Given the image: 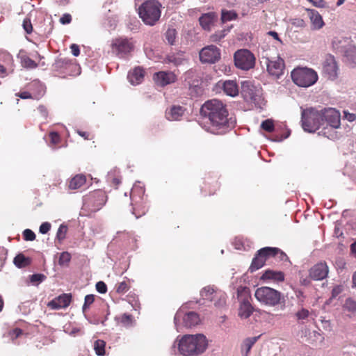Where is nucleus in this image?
I'll return each instance as SVG.
<instances>
[{
    "label": "nucleus",
    "instance_id": "nucleus-1",
    "mask_svg": "<svg viewBox=\"0 0 356 356\" xmlns=\"http://www.w3.org/2000/svg\"><path fill=\"white\" fill-rule=\"evenodd\" d=\"M201 115L208 118L210 127L208 131L213 134H223L232 129L236 120L232 118H228V111L225 105L216 99L206 102L201 107Z\"/></svg>",
    "mask_w": 356,
    "mask_h": 356
},
{
    "label": "nucleus",
    "instance_id": "nucleus-2",
    "mask_svg": "<svg viewBox=\"0 0 356 356\" xmlns=\"http://www.w3.org/2000/svg\"><path fill=\"white\" fill-rule=\"evenodd\" d=\"M208 348V340L203 334H184L177 337L172 348L182 356H199Z\"/></svg>",
    "mask_w": 356,
    "mask_h": 356
},
{
    "label": "nucleus",
    "instance_id": "nucleus-3",
    "mask_svg": "<svg viewBox=\"0 0 356 356\" xmlns=\"http://www.w3.org/2000/svg\"><path fill=\"white\" fill-rule=\"evenodd\" d=\"M254 296L261 305L270 307L285 308V297L280 291L268 286H261L256 289Z\"/></svg>",
    "mask_w": 356,
    "mask_h": 356
},
{
    "label": "nucleus",
    "instance_id": "nucleus-4",
    "mask_svg": "<svg viewBox=\"0 0 356 356\" xmlns=\"http://www.w3.org/2000/svg\"><path fill=\"white\" fill-rule=\"evenodd\" d=\"M161 7L157 0H147L138 8L139 17L145 24L153 26L161 17Z\"/></svg>",
    "mask_w": 356,
    "mask_h": 356
},
{
    "label": "nucleus",
    "instance_id": "nucleus-5",
    "mask_svg": "<svg viewBox=\"0 0 356 356\" xmlns=\"http://www.w3.org/2000/svg\"><path fill=\"white\" fill-rule=\"evenodd\" d=\"M302 127L305 131L313 133L324 127L322 111L310 108L304 109L301 113Z\"/></svg>",
    "mask_w": 356,
    "mask_h": 356
},
{
    "label": "nucleus",
    "instance_id": "nucleus-6",
    "mask_svg": "<svg viewBox=\"0 0 356 356\" xmlns=\"http://www.w3.org/2000/svg\"><path fill=\"white\" fill-rule=\"evenodd\" d=\"M291 79L300 87L308 88L318 80L317 73L311 68L298 67L291 72Z\"/></svg>",
    "mask_w": 356,
    "mask_h": 356
},
{
    "label": "nucleus",
    "instance_id": "nucleus-7",
    "mask_svg": "<svg viewBox=\"0 0 356 356\" xmlns=\"http://www.w3.org/2000/svg\"><path fill=\"white\" fill-rule=\"evenodd\" d=\"M241 92L246 102L252 103L260 108L264 104L261 88L253 85L251 81L241 82Z\"/></svg>",
    "mask_w": 356,
    "mask_h": 356
},
{
    "label": "nucleus",
    "instance_id": "nucleus-8",
    "mask_svg": "<svg viewBox=\"0 0 356 356\" xmlns=\"http://www.w3.org/2000/svg\"><path fill=\"white\" fill-rule=\"evenodd\" d=\"M134 49V43L131 38L120 37L112 41V52L120 58H127Z\"/></svg>",
    "mask_w": 356,
    "mask_h": 356
},
{
    "label": "nucleus",
    "instance_id": "nucleus-9",
    "mask_svg": "<svg viewBox=\"0 0 356 356\" xmlns=\"http://www.w3.org/2000/svg\"><path fill=\"white\" fill-rule=\"evenodd\" d=\"M234 60L237 68L248 71L254 67L256 58L250 50L241 49L234 53Z\"/></svg>",
    "mask_w": 356,
    "mask_h": 356
},
{
    "label": "nucleus",
    "instance_id": "nucleus-10",
    "mask_svg": "<svg viewBox=\"0 0 356 356\" xmlns=\"http://www.w3.org/2000/svg\"><path fill=\"white\" fill-rule=\"evenodd\" d=\"M237 297L240 302L238 316L241 318L246 319L252 314L254 311L250 302L251 297L248 293V289L245 286H239L237 289Z\"/></svg>",
    "mask_w": 356,
    "mask_h": 356
},
{
    "label": "nucleus",
    "instance_id": "nucleus-11",
    "mask_svg": "<svg viewBox=\"0 0 356 356\" xmlns=\"http://www.w3.org/2000/svg\"><path fill=\"white\" fill-rule=\"evenodd\" d=\"M181 321L183 326L186 327H192L197 325L200 318L199 315L195 312H185L184 307H181L175 314L174 323L177 330H179L181 325Z\"/></svg>",
    "mask_w": 356,
    "mask_h": 356
},
{
    "label": "nucleus",
    "instance_id": "nucleus-12",
    "mask_svg": "<svg viewBox=\"0 0 356 356\" xmlns=\"http://www.w3.org/2000/svg\"><path fill=\"white\" fill-rule=\"evenodd\" d=\"M280 249L278 248L265 247L259 250L252 261L250 266V270L254 272L261 268L265 264V262L270 257L275 256Z\"/></svg>",
    "mask_w": 356,
    "mask_h": 356
},
{
    "label": "nucleus",
    "instance_id": "nucleus-13",
    "mask_svg": "<svg viewBox=\"0 0 356 356\" xmlns=\"http://www.w3.org/2000/svg\"><path fill=\"white\" fill-rule=\"evenodd\" d=\"M220 58V51L215 45H209L200 51V60L204 63H215Z\"/></svg>",
    "mask_w": 356,
    "mask_h": 356
},
{
    "label": "nucleus",
    "instance_id": "nucleus-14",
    "mask_svg": "<svg viewBox=\"0 0 356 356\" xmlns=\"http://www.w3.org/2000/svg\"><path fill=\"white\" fill-rule=\"evenodd\" d=\"M144 193L145 189L143 186L140 185V183L138 182L134 184L131 191L130 198L131 200V204L134 206L133 207L132 213L136 216V218H138L145 213V211H143L140 214H137L136 213V207H139L140 202L143 200Z\"/></svg>",
    "mask_w": 356,
    "mask_h": 356
},
{
    "label": "nucleus",
    "instance_id": "nucleus-15",
    "mask_svg": "<svg viewBox=\"0 0 356 356\" xmlns=\"http://www.w3.org/2000/svg\"><path fill=\"white\" fill-rule=\"evenodd\" d=\"M324 125L327 124L332 128L337 129L340 127L341 115L339 112L333 108H327L321 110Z\"/></svg>",
    "mask_w": 356,
    "mask_h": 356
},
{
    "label": "nucleus",
    "instance_id": "nucleus-16",
    "mask_svg": "<svg viewBox=\"0 0 356 356\" xmlns=\"http://www.w3.org/2000/svg\"><path fill=\"white\" fill-rule=\"evenodd\" d=\"M105 196L100 192L97 191L84 199V204L91 207L92 211H99L105 204Z\"/></svg>",
    "mask_w": 356,
    "mask_h": 356
},
{
    "label": "nucleus",
    "instance_id": "nucleus-17",
    "mask_svg": "<svg viewBox=\"0 0 356 356\" xmlns=\"http://www.w3.org/2000/svg\"><path fill=\"white\" fill-rule=\"evenodd\" d=\"M266 63L267 65V70L270 75L279 78L283 74L284 63L281 58L277 57L276 60H270L266 58Z\"/></svg>",
    "mask_w": 356,
    "mask_h": 356
},
{
    "label": "nucleus",
    "instance_id": "nucleus-18",
    "mask_svg": "<svg viewBox=\"0 0 356 356\" xmlns=\"http://www.w3.org/2000/svg\"><path fill=\"white\" fill-rule=\"evenodd\" d=\"M153 79L158 86H165L174 83L177 76L172 72L160 71L154 74Z\"/></svg>",
    "mask_w": 356,
    "mask_h": 356
},
{
    "label": "nucleus",
    "instance_id": "nucleus-19",
    "mask_svg": "<svg viewBox=\"0 0 356 356\" xmlns=\"http://www.w3.org/2000/svg\"><path fill=\"white\" fill-rule=\"evenodd\" d=\"M329 269L325 262H320L309 270V276L314 280H322L327 277Z\"/></svg>",
    "mask_w": 356,
    "mask_h": 356
},
{
    "label": "nucleus",
    "instance_id": "nucleus-20",
    "mask_svg": "<svg viewBox=\"0 0 356 356\" xmlns=\"http://www.w3.org/2000/svg\"><path fill=\"white\" fill-rule=\"evenodd\" d=\"M164 61L165 63L172 64L173 65L178 67L185 65L188 62V58L184 51H177L169 53L166 56Z\"/></svg>",
    "mask_w": 356,
    "mask_h": 356
},
{
    "label": "nucleus",
    "instance_id": "nucleus-21",
    "mask_svg": "<svg viewBox=\"0 0 356 356\" xmlns=\"http://www.w3.org/2000/svg\"><path fill=\"white\" fill-rule=\"evenodd\" d=\"M72 296L63 293L48 302L47 306L51 309H60L66 308L71 302Z\"/></svg>",
    "mask_w": 356,
    "mask_h": 356
},
{
    "label": "nucleus",
    "instance_id": "nucleus-22",
    "mask_svg": "<svg viewBox=\"0 0 356 356\" xmlns=\"http://www.w3.org/2000/svg\"><path fill=\"white\" fill-rule=\"evenodd\" d=\"M337 65L334 58L326 60L323 65V72L327 79L334 80L337 76Z\"/></svg>",
    "mask_w": 356,
    "mask_h": 356
},
{
    "label": "nucleus",
    "instance_id": "nucleus-23",
    "mask_svg": "<svg viewBox=\"0 0 356 356\" xmlns=\"http://www.w3.org/2000/svg\"><path fill=\"white\" fill-rule=\"evenodd\" d=\"M28 88L35 99H40L44 95L46 91L45 86L39 80H34L31 81L29 84Z\"/></svg>",
    "mask_w": 356,
    "mask_h": 356
},
{
    "label": "nucleus",
    "instance_id": "nucleus-24",
    "mask_svg": "<svg viewBox=\"0 0 356 356\" xmlns=\"http://www.w3.org/2000/svg\"><path fill=\"white\" fill-rule=\"evenodd\" d=\"M185 112V108L181 106H172L165 111V117L170 121L180 120Z\"/></svg>",
    "mask_w": 356,
    "mask_h": 356
},
{
    "label": "nucleus",
    "instance_id": "nucleus-25",
    "mask_svg": "<svg viewBox=\"0 0 356 356\" xmlns=\"http://www.w3.org/2000/svg\"><path fill=\"white\" fill-rule=\"evenodd\" d=\"M144 78V70L140 67H135L130 71L127 75V79L131 85L136 86L140 84Z\"/></svg>",
    "mask_w": 356,
    "mask_h": 356
},
{
    "label": "nucleus",
    "instance_id": "nucleus-26",
    "mask_svg": "<svg viewBox=\"0 0 356 356\" xmlns=\"http://www.w3.org/2000/svg\"><path fill=\"white\" fill-rule=\"evenodd\" d=\"M222 89L227 95L236 97L238 95V86L235 81L227 80L222 83Z\"/></svg>",
    "mask_w": 356,
    "mask_h": 356
},
{
    "label": "nucleus",
    "instance_id": "nucleus-27",
    "mask_svg": "<svg viewBox=\"0 0 356 356\" xmlns=\"http://www.w3.org/2000/svg\"><path fill=\"white\" fill-rule=\"evenodd\" d=\"M309 18L312 22V29L318 30L324 26L321 15L316 10H308Z\"/></svg>",
    "mask_w": 356,
    "mask_h": 356
},
{
    "label": "nucleus",
    "instance_id": "nucleus-28",
    "mask_svg": "<svg viewBox=\"0 0 356 356\" xmlns=\"http://www.w3.org/2000/svg\"><path fill=\"white\" fill-rule=\"evenodd\" d=\"M217 293L218 291L213 286H207L201 289L200 295L202 300L212 302V300H214L216 294Z\"/></svg>",
    "mask_w": 356,
    "mask_h": 356
},
{
    "label": "nucleus",
    "instance_id": "nucleus-29",
    "mask_svg": "<svg viewBox=\"0 0 356 356\" xmlns=\"http://www.w3.org/2000/svg\"><path fill=\"white\" fill-rule=\"evenodd\" d=\"M261 279L264 280H270L275 282H282L284 280V275L282 271L268 270L263 274Z\"/></svg>",
    "mask_w": 356,
    "mask_h": 356
},
{
    "label": "nucleus",
    "instance_id": "nucleus-30",
    "mask_svg": "<svg viewBox=\"0 0 356 356\" xmlns=\"http://www.w3.org/2000/svg\"><path fill=\"white\" fill-rule=\"evenodd\" d=\"M260 336L246 339L241 346V353L243 356H248L252 346L256 343Z\"/></svg>",
    "mask_w": 356,
    "mask_h": 356
},
{
    "label": "nucleus",
    "instance_id": "nucleus-31",
    "mask_svg": "<svg viewBox=\"0 0 356 356\" xmlns=\"http://www.w3.org/2000/svg\"><path fill=\"white\" fill-rule=\"evenodd\" d=\"M86 177L82 175H77L74 177L69 183V188L76 190L81 188L86 183Z\"/></svg>",
    "mask_w": 356,
    "mask_h": 356
},
{
    "label": "nucleus",
    "instance_id": "nucleus-32",
    "mask_svg": "<svg viewBox=\"0 0 356 356\" xmlns=\"http://www.w3.org/2000/svg\"><path fill=\"white\" fill-rule=\"evenodd\" d=\"M13 263L18 268H22L28 266L31 263V260L23 254H18L15 257Z\"/></svg>",
    "mask_w": 356,
    "mask_h": 356
},
{
    "label": "nucleus",
    "instance_id": "nucleus-33",
    "mask_svg": "<svg viewBox=\"0 0 356 356\" xmlns=\"http://www.w3.org/2000/svg\"><path fill=\"white\" fill-rule=\"evenodd\" d=\"M213 16L211 13L202 15L200 19V24L204 29H209L211 24L213 23Z\"/></svg>",
    "mask_w": 356,
    "mask_h": 356
},
{
    "label": "nucleus",
    "instance_id": "nucleus-34",
    "mask_svg": "<svg viewBox=\"0 0 356 356\" xmlns=\"http://www.w3.org/2000/svg\"><path fill=\"white\" fill-rule=\"evenodd\" d=\"M94 300H95V298H94L93 295L89 294V295L86 296L85 299H84V303L82 307V312L83 313L84 317L89 321L90 323L97 324L98 323L97 322H92L91 321H90L88 318L87 315L86 314V312L87 309L89 307V306L91 304L93 303Z\"/></svg>",
    "mask_w": 356,
    "mask_h": 356
},
{
    "label": "nucleus",
    "instance_id": "nucleus-35",
    "mask_svg": "<svg viewBox=\"0 0 356 356\" xmlns=\"http://www.w3.org/2000/svg\"><path fill=\"white\" fill-rule=\"evenodd\" d=\"M213 302L214 306L218 308L223 307L226 304V294L221 291H218L216 294Z\"/></svg>",
    "mask_w": 356,
    "mask_h": 356
},
{
    "label": "nucleus",
    "instance_id": "nucleus-36",
    "mask_svg": "<svg viewBox=\"0 0 356 356\" xmlns=\"http://www.w3.org/2000/svg\"><path fill=\"white\" fill-rule=\"evenodd\" d=\"M106 342L101 339H97L94 342L93 348L97 355L104 356L105 355Z\"/></svg>",
    "mask_w": 356,
    "mask_h": 356
},
{
    "label": "nucleus",
    "instance_id": "nucleus-37",
    "mask_svg": "<svg viewBox=\"0 0 356 356\" xmlns=\"http://www.w3.org/2000/svg\"><path fill=\"white\" fill-rule=\"evenodd\" d=\"M177 33L175 29H168L165 33V38L167 42L170 45H175L176 43Z\"/></svg>",
    "mask_w": 356,
    "mask_h": 356
},
{
    "label": "nucleus",
    "instance_id": "nucleus-38",
    "mask_svg": "<svg viewBox=\"0 0 356 356\" xmlns=\"http://www.w3.org/2000/svg\"><path fill=\"white\" fill-rule=\"evenodd\" d=\"M237 14L234 10H222L221 20L223 23L236 19Z\"/></svg>",
    "mask_w": 356,
    "mask_h": 356
},
{
    "label": "nucleus",
    "instance_id": "nucleus-39",
    "mask_svg": "<svg viewBox=\"0 0 356 356\" xmlns=\"http://www.w3.org/2000/svg\"><path fill=\"white\" fill-rule=\"evenodd\" d=\"M344 55L347 59L356 66V48L353 46H350L344 51Z\"/></svg>",
    "mask_w": 356,
    "mask_h": 356
},
{
    "label": "nucleus",
    "instance_id": "nucleus-40",
    "mask_svg": "<svg viewBox=\"0 0 356 356\" xmlns=\"http://www.w3.org/2000/svg\"><path fill=\"white\" fill-rule=\"evenodd\" d=\"M67 229V226L64 223L59 226L56 236V239L58 240L59 243H62L63 241L65 238Z\"/></svg>",
    "mask_w": 356,
    "mask_h": 356
},
{
    "label": "nucleus",
    "instance_id": "nucleus-41",
    "mask_svg": "<svg viewBox=\"0 0 356 356\" xmlns=\"http://www.w3.org/2000/svg\"><path fill=\"white\" fill-rule=\"evenodd\" d=\"M46 276L41 273H36L30 276V282L33 285H38L43 282Z\"/></svg>",
    "mask_w": 356,
    "mask_h": 356
},
{
    "label": "nucleus",
    "instance_id": "nucleus-42",
    "mask_svg": "<svg viewBox=\"0 0 356 356\" xmlns=\"http://www.w3.org/2000/svg\"><path fill=\"white\" fill-rule=\"evenodd\" d=\"M63 330L66 334L74 337L81 331V329L77 327H74L69 323L64 325Z\"/></svg>",
    "mask_w": 356,
    "mask_h": 356
},
{
    "label": "nucleus",
    "instance_id": "nucleus-43",
    "mask_svg": "<svg viewBox=\"0 0 356 356\" xmlns=\"http://www.w3.org/2000/svg\"><path fill=\"white\" fill-rule=\"evenodd\" d=\"M261 128L268 132H273L275 129L273 120L267 119L264 120L261 124Z\"/></svg>",
    "mask_w": 356,
    "mask_h": 356
},
{
    "label": "nucleus",
    "instance_id": "nucleus-44",
    "mask_svg": "<svg viewBox=\"0 0 356 356\" xmlns=\"http://www.w3.org/2000/svg\"><path fill=\"white\" fill-rule=\"evenodd\" d=\"M22 65L23 67L30 69H34L38 66L37 63L34 60L27 56L24 57L22 59Z\"/></svg>",
    "mask_w": 356,
    "mask_h": 356
},
{
    "label": "nucleus",
    "instance_id": "nucleus-45",
    "mask_svg": "<svg viewBox=\"0 0 356 356\" xmlns=\"http://www.w3.org/2000/svg\"><path fill=\"white\" fill-rule=\"evenodd\" d=\"M70 254L67 252H63L60 255L58 264L60 266H65L70 262Z\"/></svg>",
    "mask_w": 356,
    "mask_h": 356
},
{
    "label": "nucleus",
    "instance_id": "nucleus-46",
    "mask_svg": "<svg viewBox=\"0 0 356 356\" xmlns=\"http://www.w3.org/2000/svg\"><path fill=\"white\" fill-rule=\"evenodd\" d=\"M23 237L25 241H32L35 239V234L29 229H26L23 232Z\"/></svg>",
    "mask_w": 356,
    "mask_h": 356
},
{
    "label": "nucleus",
    "instance_id": "nucleus-47",
    "mask_svg": "<svg viewBox=\"0 0 356 356\" xmlns=\"http://www.w3.org/2000/svg\"><path fill=\"white\" fill-rule=\"evenodd\" d=\"M296 316L298 320H305L309 317V312L307 309L302 308L296 312Z\"/></svg>",
    "mask_w": 356,
    "mask_h": 356
},
{
    "label": "nucleus",
    "instance_id": "nucleus-48",
    "mask_svg": "<svg viewBox=\"0 0 356 356\" xmlns=\"http://www.w3.org/2000/svg\"><path fill=\"white\" fill-rule=\"evenodd\" d=\"M226 33H227L226 30H223V31L217 32L211 36V40L213 42H218L225 36Z\"/></svg>",
    "mask_w": 356,
    "mask_h": 356
},
{
    "label": "nucleus",
    "instance_id": "nucleus-49",
    "mask_svg": "<svg viewBox=\"0 0 356 356\" xmlns=\"http://www.w3.org/2000/svg\"><path fill=\"white\" fill-rule=\"evenodd\" d=\"M23 29L26 31V33L30 34L33 31V26L31 22V20L28 18H26L23 21Z\"/></svg>",
    "mask_w": 356,
    "mask_h": 356
},
{
    "label": "nucleus",
    "instance_id": "nucleus-50",
    "mask_svg": "<svg viewBox=\"0 0 356 356\" xmlns=\"http://www.w3.org/2000/svg\"><path fill=\"white\" fill-rule=\"evenodd\" d=\"M51 224L48 222H42L39 228V231L42 234H45L51 229Z\"/></svg>",
    "mask_w": 356,
    "mask_h": 356
},
{
    "label": "nucleus",
    "instance_id": "nucleus-51",
    "mask_svg": "<svg viewBox=\"0 0 356 356\" xmlns=\"http://www.w3.org/2000/svg\"><path fill=\"white\" fill-rule=\"evenodd\" d=\"M129 290V286L125 282H120L117 286L116 291L118 293H124Z\"/></svg>",
    "mask_w": 356,
    "mask_h": 356
},
{
    "label": "nucleus",
    "instance_id": "nucleus-52",
    "mask_svg": "<svg viewBox=\"0 0 356 356\" xmlns=\"http://www.w3.org/2000/svg\"><path fill=\"white\" fill-rule=\"evenodd\" d=\"M107 181L112 183L115 186H118L120 184V180L118 177H113L112 172H108L106 177Z\"/></svg>",
    "mask_w": 356,
    "mask_h": 356
},
{
    "label": "nucleus",
    "instance_id": "nucleus-53",
    "mask_svg": "<svg viewBox=\"0 0 356 356\" xmlns=\"http://www.w3.org/2000/svg\"><path fill=\"white\" fill-rule=\"evenodd\" d=\"M96 289L99 293L103 294L106 292L107 286L104 282L99 281V282H97V284H96Z\"/></svg>",
    "mask_w": 356,
    "mask_h": 356
},
{
    "label": "nucleus",
    "instance_id": "nucleus-54",
    "mask_svg": "<svg viewBox=\"0 0 356 356\" xmlns=\"http://www.w3.org/2000/svg\"><path fill=\"white\" fill-rule=\"evenodd\" d=\"M22 334V330L19 328H15L9 332V336L13 341L19 337Z\"/></svg>",
    "mask_w": 356,
    "mask_h": 356
},
{
    "label": "nucleus",
    "instance_id": "nucleus-55",
    "mask_svg": "<svg viewBox=\"0 0 356 356\" xmlns=\"http://www.w3.org/2000/svg\"><path fill=\"white\" fill-rule=\"evenodd\" d=\"M346 306L349 311H356V301L352 299H348L346 302Z\"/></svg>",
    "mask_w": 356,
    "mask_h": 356
},
{
    "label": "nucleus",
    "instance_id": "nucleus-56",
    "mask_svg": "<svg viewBox=\"0 0 356 356\" xmlns=\"http://www.w3.org/2000/svg\"><path fill=\"white\" fill-rule=\"evenodd\" d=\"M72 21V17L70 14L65 13L60 18V22L62 24H68Z\"/></svg>",
    "mask_w": 356,
    "mask_h": 356
},
{
    "label": "nucleus",
    "instance_id": "nucleus-57",
    "mask_svg": "<svg viewBox=\"0 0 356 356\" xmlns=\"http://www.w3.org/2000/svg\"><path fill=\"white\" fill-rule=\"evenodd\" d=\"M16 95L23 99H33V95L31 92L29 91H24L19 93H17Z\"/></svg>",
    "mask_w": 356,
    "mask_h": 356
},
{
    "label": "nucleus",
    "instance_id": "nucleus-58",
    "mask_svg": "<svg viewBox=\"0 0 356 356\" xmlns=\"http://www.w3.org/2000/svg\"><path fill=\"white\" fill-rule=\"evenodd\" d=\"M344 118L348 122H354L356 120V115L355 113H349L348 111L343 112Z\"/></svg>",
    "mask_w": 356,
    "mask_h": 356
},
{
    "label": "nucleus",
    "instance_id": "nucleus-59",
    "mask_svg": "<svg viewBox=\"0 0 356 356\" xmlns=\"http://www.w3.org/2000/svg\"><path fill=\"white\" fill-rule=\"evenodd\" d=\"M343 291V286L341 285L335 286L332 291V298H336L339 294H340Z\"/></svg>",
    "mask_w": 356,
    "mask_h": 356
},
{
    "label": "nucleus",
    "instance_id": "nucleus-60",
    "mask_svg": "<svg viewBox=\"0 0 356 356\" xmlns=\"http://www.w3.org/2000/svg\"><path fill=\"white\" fill-rule=\"evenodd\" d=\"M7 71L12 72L13 71V69L12 68V67L6 68L3 65H0V77H4L5 76H6L8 74Z\"/></svg>",
    "mask_w": 356,
    "mask_h": 356
},
{
    "label": "nucleus",
    "instance_id": "nucleus-61",
    "mask_svg": "<svg viewBox=\"0 0 356 356\" xmlns=\"http://www.w3.org/2000/svg\"><path fill=\"white\" fill-rule=\"evenodd\" d=\"M70 49L74 56H78L80 54V49L77 44H72L70 46Z\"/></svg>",
    "mask_w": 356,
    "mask_h": 356
},
{
    "label": "nucleus",
    "instance_id": "nucleus-62",
    "mask_svg": "<svg viewBox=\"0 0 356 356\" xmlns=\"http://www.w3.org/2000/svg\"><path fill=\"white\" fill-rule=\"evenodd\" d=\"M49 136L53 144H57L59 142V135L56 132H51Z\"/></svg>",
    "mask_w": 356,
    "mask_h": 356
},
{
    "label": "nucleus",
    "instance_id": "nucleus-63",
    "mask_svg": "<svg viewBox=\"0 0 356 356\" xmlns=\"http://www.w3.org/2000/svg\"><path fill=\"white\" fill-rule=\"evenodd\" d=\"M131 322V316L129 314H124L122 316V323L124 324H129Z\"/></svg>",
    "mask_w": 356,
    "mask_h": 356
},
{
    "label": "nucleus",
    "instance_id": "nucleus-64",
    "mask_svg": "<svg viewBox=\"0 0 356 356\" xmlns=\"http://www.w3.org/2000/svg\"><path fill=\"white\" fill-rule=\"evenodd\" d=\"M268 35L273 36V38H275V40H277V41H279L280 42H282V40H280L279 35H278V33L275 31H270L268 33Z\"/></svg>",
    "mask_w": 356,
    "mask_h": 356
}]
</instances>
